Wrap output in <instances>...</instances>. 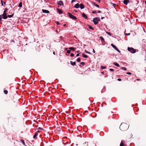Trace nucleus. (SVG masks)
Returning <instances> with one entry per match:
<instances>
[{
	"instance_id": "nucleus-7",
	"label": "nucleus",
	"mask_w": 146,
	"mask_h": 146,
	"mask_svg": "<svg viewBox=\"0 0 146 146\" xmlns=\"http://www.w3.org/2000/svg\"><path fill=\"white\" fill-rule=\"evenodd\" d=\"M60 6L63 5V2L61 1H60L58 2L57 3Z\"/></svg>"
},
{
	"instance_id": "nucleus-21",
	"label": "nucleus",
	"mask_w": 146,
	"mask_h": 146,
	"mask_svg": "<svg viewBox=\"0 0 146 146\" xmlns=\"http://www.w3.org/2000/svg\"><path fill=\"white\" fill-rule=\"evenodd\" d=\"M113 64L117 66H118V67L119 66V65L118 63H116L115 62H114Z\"/></svg>"
},
{
	"instance_id": "nucleus-37",
	"label": "nucleus",
	"mask_w": 146,
	"mask_h": 146,
	"mask_svg": "<svg viewBox=\"0 0 146 146\" xmlns=\"http://www.w3.org/2000/svg\"><path fill=\"white\" fill-rule=\"evenodd\" d=\"M80 64H82L83 65H84L85 64V63L84 62H81L80 63Z\"/></svg>"
},
{
	"instance_id": "nucleus-22",
	"label": "nucleus",
	"mask_w": 146,
	"mask_h": 146,
	"mask_svg": "<svg viewBox=\"0 0 146 146\" xmlns=\"http://www.w3.org/2000/svg\"><path fill=\"white\" fill-rule=\"evenodd\" d=\"M120 146H125L124 144L122 141L120 144Z\"/></svg>"
},
{
	"instance_id": "nucleus-39",
	"label": "nucleus",
	"mask_w": 146,
	"mask_h": 146,
	"mask_svg": "<svg viewBox=\"0 0 146 146\" xmlns=\"http://www.w3.org/2000/svg\"><path fill=\"white\" fill-rule=\"evenodd\" d=\"M96 11H92V13H93V14H94V13H96Z\"/></svg>"
},
{
	"instance_id": "nucleus-29",
	"label": "nucleus",
	"mask_w": 146,
	"mask_h": 146,
	"mask_svg": "<svg viewBox=\"0 0 146 146\" xmlns=\"http://www.w3.org/2000/svg\"><path fill=\"white\" fill-rule=\"evenodd\" d=\"M121 69H123V70H127L126 68L125 67H122L121 68Z\"/></svg>"
},
{
	"instance_id": "nucleus-34",
	"label": "nucleus",
	"mask_w": 146,
	"mask_h": 146,
	"mask_svg": "<svg viewBox=\"0 0 146 146\" xmlns=\"http://www.w3.org/2000/svg\"><path fill=\"white\" fill-rule=\"evenodd\" d=\"M111 46L113 48H114V47H115V45H113V44H111Z\"/></svg>"
},
{
	"instance_id": "nucleus-35",
	"label": "nucleus",
	"mask_w": 146,
	"mask_h": 146,
	"mask_svg": "<svg viewBox=\"0 0 146 146\" xmlns=\"http://www.w3.org/2000/svg\"><path fill=\"white\" fill-rule=\"evenodd\" d=\"M111 46L113 48H114V47H115V45H113V44H111Z\"/></svg>"
},
{
	"instance_id": "nucleus-30",
	"label": "nucleus",
	"mask_w": 146,
	"mask_h": 146,
	"mask_svg": "<svg viewBox=\"0 0 146 146\" xmlns=\"http://www.w3.org/2000/svg\"><path fill=\"white\" fill-rule=\"evenodd\" d=\"M70 50H67V53L70 54Z\"/></svg>"
},
{
	"instance_id": "nucleus-1",
	"label": "nucleus",
	"mask_w": 146,
	"mask_h": 146,
	"mask_svg": "<svg viewBox=\"0 0 146 146\" xmlns=\"http://www.w3.org/2000/svg\"><path fill=\"white\" fill-rule=\"evenodd\" d=\"M129 126L126 123H121L120 127V129L123 131H126L128 128Z\"/></svg>"
},
{
	"instance_id": "nucleus-62",
	"label": "nucleus",
	"mask_w": 146,
	"mask_h": 146,
	"mask_svg": "<svg viewBox=\"0 0 146 146\" xmlns=\"http://www.w3.org/2000/svg\"><path fill=\"white\" fill-rule=\"evenodd\" d=\"M89 27H90V28H91L92 27L91 26H89Z\"/></svg>"
},
{
	"instance_id": "nucleus-56",
	"label": "nucleus",
	"mask_w": 146,
	"mask_h": 146,
	"mask_svg": "<svg viewBox=\"0 0 146 146\" xmlns=\"http://www.w3.org/2000/svg\"><path fill=\"white\" fill-rule=\"evenodd\" d=\"M74 11L76 12H77V11L76 10H74Z\"/></svg>"
},
{
	"instance_id": "nucleus-19",
	"label": "nucleus",
	"mask_w": 146,
	"mask_h": 146,
	"mask_svg": "<svg viewBox=\"0 0 146 146\" xmlns=\"http://www.w3.org/2000/svg\"><path fill=\"white\" fill-rule=\"evenodd\" d=\"M37 133H35L33 136V138L34 139H35L36 137L37 136Z\"/></svg>"
},
{
	"instance_id": "nucleus-18",
	"label": "nucleus",
	"mask_w": 146,
	"mask_h": 146,
	"mask_svg": "<svg viewBox=\"0 0 146 146\" xmlns=\"http://www.w3.org/2000/svg\"><path fill=\"white\" fill-rule=\"evenodd\" d=\"M82 56L85 58H87L88 57V56L86 55L84 53L82 54Z\"/></svg>"
},
{
	"instance_id": "nucleus-38",
	"label": "nucleus",
	"mask_w": 146,
	"mask_h": 146,
	"mask_svg": "<svg viewBox=\"0 0 146 146\" xmlns=\"http://www.w3.org/2000/svg\"><path fill=\"white\" fill-rule=\"evenodd\" d=\"M1 6H3V0H1Z\"/></svg>"
},
{
	"instance_id": "nucleus-51",
	"label": "nucleus",
	"mask_w": 146,
	"mask_h": 146,
	"mask_svg": "<svg viewBox=\"0 0 146 146\" xmlns=\"http://www.w3.org/2000/svg\"><path fill=\"white\" fill-rule=\"evenodd\" d=\"M97 1L99 2H100V0H96Z\"/></svg>"
},
{
	"instance_id": "nucleus-12",
	"label": "nucleus",
	"mask_w": 146,
	"mask_h": 146,
	"mask_svg": "<svg viewBox=\"0 0 146 146\" xmlns=\"http://www.w3.org/2000/svg\"><path fill=\"white\" fill-rule=\"evenodd\" d=\"M57 10L59 14H61L62 13V11L60 9L57 8Z\"/></svg>"
},
{
	"instance_id": "nucleus-11",
	"label": "nucleus",
	"mask_w": 146,
	"mask_h": 146,
	"mask_svg": "<svg viewBox=\"0 0 146 146\" xmlns=\"http://www.w3.org/2000/svg\"><path fill=\"white\" fill-rule=\"evenodd\" d=\"M80 5L78 3H77L75 5L74 7L76 8H78L79 7Z\"/></svg>"
},
{
	"instance_id": "nucleus-31",
	"label": "nucleus",
	"mask_w": 146,
	"mask_h": 146,
	"mask_svg": "<svg viewBox=\"0 0 146 146\" xmlns=\"http://www.w3.org/2000/svg\"><path fill=\"white\" fill-rule=\"evenodd\" d=\"M2 17H3V16H2V15H0V21H1Z\"/></svg>"
},
{
	"instance_id": "nucleus-23",
	"label": "nucleus",
	"mask_w": 146,
	"mask_h": 146,
	"mask_svg": "<svg viewBox=\"0 0 146 146\" xmlns=\"http://www.w3.org/2000/svg\"><path fill=\"white\" fill-rule=\"evenodd\" d=\"M82 146H88V143H85Z\"/></svg>"
},
{
	"instance_id": "nucleus-4",
	"label": "nucleus",
	"mask_w": 146,
	"mask_h": 146,
	"mask_svg": "<svg viewBox=\"0 0 146 146\" xmlns=\"http://www.w3.org/2000/svg\"><path fill=\"white\" fill-rule=\"evenodd\" d=\"M7 11H4L3 14L2 15L4 19H6L7 18Z\"/></svg>"
},
{
	"instance_id": "nucleus-25",
	"label": "nucleus",
	"mask_w": 146,
	"mask_h": 146,
	"mask_svg": "<svg viewBox=\"0 0 146 146\" xmlns=\"http://www.w3.org/2000/svg\"><path fill=\"white\" fill-rule=\"evenodd\" d=\"M14 15V14L13 13V14H12V15H8L7 16V17H8L9 18H11V17H12L13 16V15Z\"/></svg>"
},
{
	"instance_id": "nucleus-5",
	"label": "nucleus",
	"mask_w": 146,
	"mask_h": 146,
	"mask_svg": "<svg viewBox=\"0 0 146 146\" xmlns=\"http://www.w3.org/2000/svg\"><path fill=\"white\" fill-rule=\"evenodd\" d=\"M68 14L69 16L72 19H76L77 18L76 17L72 15L71 13H68Z\"/></svg>"
},
{
	"instance_id": "nucleus-9",
	"label": "nucleus",
	"mask_w": 146,
	"mask_h": 146,
	"mask_svg": "<svg viewBox=\"0 0 146 146\" xmlns=\"http://www.w3.org/2000/svg\"><path fill=\"white\" fill-rule=\"evenodd\" d=\"M82 17L85 18V19H87L88 18V17L87 15L84 13H81Z\"/></svg>"
},
{
	"instance_id": "nucleus-2",
	"label": "nucleus",
	"mask_w": 146,
	"mask_h": 146,
	"mask_svg": "<svg viewBox=\"0 0 146 146\" xmlns=\"http://www.w3.org/2000/svg\"><path fill=\"white\" fill-rule=\"evenodd\" d=\"M100 21L99 17H95L93 19V21L95 25H96L98 23V22Z\"/></svg>"
},
{
	"instance_id": "nucleus-27",
	"label": "nucleus",
	"mask_w": 146,
	"mask_h": 146,
	"mask_svg": "<svg viewBox=\"0 0 146 146\" xmlns=\"http://www.w3.org/2000/svg\"><path fill=\"white\" fill-rule=\"evenodd\" d=\"M21 141L23 144V145H25V143L24 142V140H21Z\"/></svg>"
},
{
	"instance_id": "nucleus-36",
	"label": "nucleus",
	"mask_w": 146,
	"mask_h": 146,
	"mask_svg": "<svg viewBox=\"0 0 146 146\" xmlns=\"http://www.w3.org/2000/svg\"><path fill=\"white\" fill-rule=\"evenodd\" d=\"M106 33H107V34H108V35H109L110 36H111V33L110 32H106Z\"/></svg>"
},
{
	"instance_id": "nucleus-17",
	"label": "nucleus",
	"mask_w": 146,
	"mask_h": 146,
	"mask_svg": "<svg viewBox=\"0 0 146 146\" xmlns=\"http://www.w3.org/2000/svg\"><path fill=\"white\" fill-rule=\"evenodd\" d=\"M100 38L101 39L102 41L104 42V39L102 36H100Z\"/></svg>"
},
{
	"instance_id": "nucleus-46",
	"label": "nucleus",
	"mask_w": 146,
	"mask_h": 146,
	"mask_svg": "<svg viewBox=\"0 0 146 146\" xmlns=\"http://www.w3.org/2000/svg\"><path fill=\"white\" fill-rule=\"evenodd\" d=\"M117 80L119 81H121V79L120 78H119L117 79Z\"/></svg>"
},
{
	"instance_id": "nucleus-14",
	"label": "nucleus",
	"mask_w": 146,
	"mask_h": 146,
	"mask_svg": "<svg viewBox=\"0 0 146 146\" xmlns=\"http://www.w3.org/2000/svg\"><path fill=\"white\" fill-rule=\"evenodd\" d=\"M69 49L70 50H72L73 51H74L75 50V49L74 47H70L69 48Z\"/></svg>"
},
{
	"instance_id": "nucleus-52",
	"label": "nucleus",
	"mask_w": 146,
	"mask_h": 146,
	"mask_svg": "<svg viewBox=\"0 0 146 146\" xmlns=\"http://www.w3.org/2000/svg\"><path fill=\"white\" fill-rule=\"evenodd\" d=\"M90 29H92V30H94V28H89Z\"/></svg>"
},
{
	"instance_id": "nucleus-10",
	"label": "nucleus",
	"mask_w": 146,
	"mask_h": 146,
	"mask_svg": "<svg viewBox=\"0 0 146 146\" xmlns=\"http://www.w3.org/2000/svg\"><path fill=\"white\" fill-rule=\"evenodd\" d=\"M80 6L79 7H80L81 9H82L84 8V6L82 4H80Z\"/></svg>"
},
{
	"instance_id": "nucleus-15",
	"label": "nucleus",
	"mask_w": 146,
	"mask_h": 146,
	"mask_svg": "<svg viewBox=\"0 0 146 146\" xmlns=\"http://www.w3.org/2000/svg\"><path fill=\"white\" fill-rule=\"evenodd\" d=\"M70 64L73 66H74L76 64V62H72V61H70Z\"/></svg>"
},
{
	"instance_id": "nucleus-44",
	"label": "nucleus",
	"mask_w": 146,
	"mask_h": 146,
	"mask_svg": "<svg viewBox=\"0 0 146 146\" xmlns=\"http://www.w3.org/2000/svg\"><path fill=\"white\" fill-rule=\"evenodd\" d=\"M38 129H41V130H43V129L42 128H41V127H39L38 128Z\"/></svg>"
},
{
	"instance_id": "nucleus-57",
	"label": "nucleus",
	"mask_w": 146,
	"mask_h": 146,
	"mask_svg": "<svg viewBox=\"0 0 146 146\" xmlns=\"http://www.w3.org/2000/svg\"><path fill=\"white\" fill-rule=\"evenodd\" d=\"M76 52H77V53H79V52H80V51H76Z\"/></svg>"
},
{
	"instance_id": "nucleus-42",
	"label": "nucleus",
	"mask_w": 146,
	"mask_h": 146,
	"mask_svg": "<svg viewBox=\"0 0 146 146\" xmlns=\"http://www.w3.org/2000/svg\"><path fill=\"white\" fill-rule=\"evenodd\" d=\"M74 56V54H73L72 53V54H71L70 55V56H71V57H73Z\"/></svg>"
},
{
	"instance_id": "nucleus-49",
	"label": "nucleus",
	"mask_w": 146,
	"mask_h": 146,
	"mask_svg": "<svg viewBox=\"0 0 146 146\" xmlns=\"http://www.w3.org/2000/svg\"><path fill=\"white\" fill-rule=\"evenodd\" d=\"M79 55V54L78 53L76 54V56H78Z\"/></svg>"
},
{
	"instance_id": "nucleus-63",
	"label": "nucleus",
	"mask_w": 146,
	"mask_h": 146,
	"mask_svg": "<svg viewBox=\"0 0 146 146\" xmlns=\"http://www.w3.org/2000/svg\"><path fill=\"white\" fill-rule=\"evenodd\" d=\"M145 4H146V1H145Z\"/></svg>"
},
{
	"instance_id": "nucleus-48",
	"label": "nucleus",
	"mask_w": 146,
	"mask_h": 146,
	"mask_svg": "<svg viewBox=\"0 0 146 146\" xmlns=\"http://www.w3.org/2000/svg\"><path fill=\"white\" fill-rule=\"evenodd\" d=\"M8 10V9L7 8H5V10L4 11H7Z\"/></svg>"
},
{
	"instance_id": "nucleus-41",
	"label": "nucleus",
	"mask_w": 146,
	"mask_h": 146,
	"mask_svg": "<svg viewBox=\"0 0 146 146\" xmlns=\"http://www.w3.org/2000/svg\"><path fill=\"white\" fill-rule=\"evenodd\" d=\"M127 74H129V75H130V74H131V72H127L126 73Z\"/></svg>"
},
{
	"instance_id": "nucleus-6",
	"label": "nucleus",
	"mask_w": 146,
	"mask_h": 146,
	"mask_svg": "<svg viewBox=\"0 0 146 146\" xmlns=\"http://www.w3.org/2000/svg\"><path fill=\"white\" fill-rule=\"evenodd\" d=\"M6 131V129L4 127H3L1 129H0V132L1 133H4Z\"/></svg>"
},
{
	"instance_id": "nucleus-58",
	"label": "nucleus",
	"mask_w": 146,
	"mask_h": 146,
	"mask_svg": "<svg viewBox=\"0 0 146 146\" xmlns=\"http://www.w3.org/2000/svg\"><path fill=\"white\" fill-rule=\"evenodd\" d=\"M66 25V24H64V25H63V26H65Z\"/></svg>"
},
{
	"instance_id": "nucleus-59",
	"label": "nucleus",
	"mask_w": 146,
	"mask_h": 146,
	"mask_svg": "<svg viewBox=\"0 0 146 146\" xmlns=\"http://www.w3.org/2000/svg\"><path fill=\"white\" fill-rule=\"evenodd\" d=\"M4 4L5 5V3H6V2H4Z\"/></svg>"
},
{
	"instance_id": "nucleus-3",
	"label": "nucleus",
	"mask_w": 146,
	"mask_h": 146,
	"mask_svg": "<svg viewBox=\"0 0 146 146\" xmlns=\"http://www.w3.org/2000/svg\"><path fill=\"white\" fill-rule=\"evenodd\" d=\"M127 50L128 51L132 53H135L136 52L135 50L133 48L131 47H128Z\"/></svg>"
},
{
	"instance_id": "nucleus-50",
	"label": "nucleus",
	"mask_w": 146,
	"mask_h": 146,
	"mask_svg": "<svg viewBox=\"0 0 146 146\" xmlns=\"http://www.w3.org/2000/svg\"><path fill=\"white\" fill-rule=\"evenodd\" d=\"M97 13H101V11H97Z\"/></svg>"
},
{
	"instance_id": "nucleus-60",
	"label": "nucleus",
	"mask_w": 146,
	"mask_h": 146,
	"mask_svg": "<svg viewBox=\"0 0 146 146\" xmlns=\"http://www.w3.org/2000/svg\"><path fill=\"white\" fill-rule=\"evenodd\" d=\"M53 54H54V55H55V52H53Z\"/></svg>"
},
{
	"instance_id": "nucleus-28",
	"label": "nucleus",
	"mask_w": 146,
	"mask_h": 146,
	"mask_svg": "<svg viewBox=\"0 0 146 146\" xmlns=\"http://www.w3.org/2000/svg\"><path fill=\"white\" fill-rule=\"evenodd\" d=\"M77 61L79 62L80 61V58H78L77 60Z\"/></svg>"
},
{
	"instance_id": "nucleus-64",
	"label": "nucleus",
	"mask_w": 146,
	"mask_h": 146,
	"mask_svg": "<svg viewBox=\"0 0 146 146\" xmlns=\"http://www.w3.org/2000/svg\"><path fill=\"white\" fill-rule=\"evenodd\" d=\"M115 5V4H113V6H114V5Z\"/></svg>"
},
{
	"instance_id": "nucleus-13",
	"label": "nucleus",
	"mask_w": 146,
	"mask_h": 146,
	"mask_svg": "<svg viewBox=\"0 0 146 146\" xmlns=\"http://www.w3.org/2000/svg\"><path fill=\"white\" fill-rule=\"evenodd\" d=\"M129 2V1L128 0H124L123 3L127 5Z\"/></svg>"
},
{
	"instance_id": "nucleus-55",
	"label": "nucleus",
	"mask_w": 146,
	"mask_h": 146,
	"mask_svg": "<svg viewBox=\"0 0 146 146\" xmlns=\"http://www.w3.org/2000/svg\"><path fill=\"white\" fill-rule=\"evenodd\" d=\"M39 132V131L38 130V131H37L36 133H37V134H38V133Z\"/></svg>"
},
{
	"instance_id": "nucleus-16",
	"label": "nucleus",
	"mask_w": 146,
	"mask_h": 146,
	"mask_svg": "<svg viewBox=\"0 0 146 146\" xmlns=\"http://www.w3.org/2000/svg\"><path fill=\"white\" fill-rule=\"evenodd\" d=\"M116 50L118 51L119 52H120V51L118 49V48L116 46L113 48Z\"/></svg>"
},
{
	"instance_id": "nucleus-26",
	"label": "nucleus",
	"mask_w": 146,
	"mask_h": 146,
	"mask_svg": "<svg viewBox=\"0 0 146 146\" xmlns=\"http://www.w3.org/2000/svg\"><path fill=\"white\" fill-rule=\"evenodd\" d=\"M4 92L5 94H7L8 93V91L7 90H5L4 91Z\"/></svg>"
},
{
	"instance_id": "nucleus-54",
	"label": "nucleus",
	"mask_w": 146,
	"mask_h": 146,
	"mask_svg": "<svg viewBox=\"0 0 146 146\" xmlns=\"http://www.w3.org/2000/svg\"><path fill=\"white\" fill-rule=\"evenodd\" d=\"M56 24L57 25H58L59 24V23L58 22H56Z\"/></svg>"
},
{
	"instance_id": "nucleus-53",
	"label": "nucleus",
	"mask_w": 146,
	"mask_h": 146,
	"mask_svg": "<svg viewBox=\"0 0 146 146\" xmlns=\"http://www.w3.org/2000/svg\"><path fill=\"white\" fill-rule=\"evenodd\" d=\"M56 32H57V33H59V32H60V31H59V32H58V30H56Z\"/></svg>"
},
{
	"instance_id": "nucleus-33",
	"label": "nucleus",
	"mask_w": 146,
	"mask_h": 146,
	"mask_svg": "<svg viewBox=\"0 0 146 146\" xmlns=\"http://www.w3.org/2000/svg\"><path fill=\"white\" fill-rule=\"evenodd\" d=\"M85 52L86 53H88V54H91V53L89 52H88V51H87L86 50H85Z\"/></svg>"
},
{
	"instance_id": "nucleus-20",
	"label": "nucleus",
	"mask_w": 146,
	"mask_h": 146,
	"mask_svg": "<svg viewBox=\"0 0 146 146\" xmlns=\"http://www.w3.org/2000/svg\"><path fill=\"white\" fill-rule=\"evenodd\" d=\"M92 3L93 5H94L96 7H99V6L98 5L96 4L95 3L92 2Z\"/></svg>"
},
{
	"instance_id": "nucleus-45",
	"label": "nucleus",
	"mask_w": 146,
	"mask_h": 146,
	"mask_svg": "<svg viewBox=\"0 0 146 146\" xmlns=\"http://www.w3.org/2000/svg\"><path fill=\"white\" fill-rule=\"evenodd\" d=\"M75 0H72L71 1V3H72L73 2H75Z\"/></svg>"
},
{
	"instance_id": "nucleus-43",
	"label": "nucleus",
	"mask_w": 146,
	"mask_h": 146,
	"mask_svg": "<svg viewBox=\"0 0 146 146\" xmlns=\"http://www.w3.org/2000/svg\"><path fill=\"white\" fill-rule=\"evenodd\" d=\"M130 34V33H125V35H129Z\"/></svg>"
},
{
	"instance_id": "nucleus-40",
	"label": "nucleus",
	"mask_w": 146,
	"mask_h": 146,
	"mask_svg": "<svg viewBox=\"0 0 146 146\" xmlns=\"http://www.w3.org/2000/svg\"><path fill=\"white\" fill-rule=\"evenodd\" d=\"M110 70L111 71H114V70L113 69H111V68H110Z\"/></svg>"
},
{
	"instance_id": "nucleus-61",
	"label": "nucleus",
	"mask_w": 146,
	"mask_h": 146,
	"mask_svg": "<svg viewBox=\"0 0 146 146\" xmlns=\"http://www.w3.org/2000/svg\"><path fill=\"white\" fill-rule=\"evenodd\" d=\"M104 18V17H102L101 18V19H103Z\"/></svg>"
},
{
	"instance_id": "nucleus-32",
	"label": "nucleus",
	"mask_w": 146,
	"mask_h": 146,
	"mask_svg": "<svg viewBox=\"0 0 146 146\" xmlns=\"http://www.w3.org/2000/svg\"><path fill=\"white\" fill-rule=\"evenodd\" d=\"M101 68L102 69H104L106 68V67L105 66H102Z\"/></svg>"
},
{
	"instance_id": "nucleus-24",
	"label": "nucleus",
	"mask_w": 146,
	"mask_h": 146,
	"mask_svg": "<svg viewBox=\"0 0 146 146\" xmlns=\"http://www.w3.org/2000/svg\"><path fill=\"white\" fill-rule=\"evenodd\" d=\"M18 7H22V2H20L19 5H18Z\"/></svg>"
},
{
	"instance_id": "nucleus-47",
	"label": "nucleus",
	"mask_w": 146,
	"mask_h": 146,
	"mask_svg": "<svg viewBox=\"0 0 146 146\" xmlns=\"http://www.w3.org/2000/svg\"><path fill=\"white\" fill-rule=\"evenodd\" d=\"M93 52L94 53H95V50L94 49H93Z\"/></svg>"
},
{
	"instance_id": "nucleus-8",
	"label": "nucleus",
	"mask_w": 146,
	"mask_h": 146,
	"mask_svg": "<svg viewBox=\"0 0 146 146\" xmlns=\"http://www.w3.org/2000/svg\"><path fill=\"white\" fill-rule=\"evenodd\" d=\"M42 12L44 13H49V11L47 10L43 9H42Z\"/></svg>"
}]
</instances>
